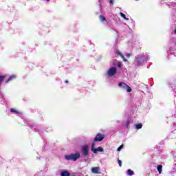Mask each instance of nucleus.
I'll list each match as a JSON object with an SVG mask.
<instances>
[{
  "mask_svg": "<svg viewBox=\"0 0 176 176\" xmlns=\"http://www.w3.org/2000/svg\"><path fill=\"white\" fill-rule=\"evenodd\" d=\"M80 158V153H76L75 154H70L65 156V159L66 160H73L74 162H76L78 159Z\"/></svg>",
  "mask_w": 176,
  "mask_h": 176,
  "instance_id": "nucleus-1",
  "label": "nucleus"
},
{
  "mask_svg": "<svg viewBox=\"0 0 176 176\" xmlns=\"http://www.w3.org/2000/svg\"><path fill=\"white\" fill-rule=\"evenodd\" d=\"M118 86L119 87H122V89H124V90H126L127 93H131V91H133L131 87H130V86H129L125 82H119Z\"/></svg>",
  "mask_w": 176,
  "mask_h": 176,
  "instance_id": "nucleus-2",
  "label": "nucleus"
},
{
  "mask_svg": "<svg viewBox=\"0 0 176 176\" xmlns=\"http://www.w3.org/2000/svg\"><path fill=\"white\" fill-rule=\"evenodd\" d=\"M95 146L96 142H93L91 147V151L94 153H97V152H104V148L102 146L98 147L96 148H95Z\"/></svg>",
  "mask_w": 176,
  "mask_h": 176,
  "instance_id": "nucleus-3",
  "label": "nucleus"
},
{
  "mask_svg": "<svg viewBox=\"0 0 176 176\" xmlns=\"http://www.w3.org/2000/svg\"><path fill=\"white\" fill-rule=\"evenodd\" d=\"M89 146L87 144L83 145L81 147V152L84 157H87L89 156Z\"/></svg>",
  "mask_w": 176,
  "mask_h": 176,
  "instance_id": "nucleus-4",
  "label": "nucleus"
},
{
  "mask_svg": "<svg viewBox=\"0 0 176 176\" xmlns=\"http://www.w3.org/2000/svg\"><path fill=\"white\" fill-rule=\"evenodd\" d=\"M104 137L105 135H104V134L99 133L94 138V142H100L101 141H102V140H104Z\"/></svg>",
  "mask_w": 176,
  "mask_h": 176,
  "instance_id": "nucleus-5",
  "label": "nucleus"
},
{
  "mask_svg": "<svg viewBox=\"0 0 176 176\" xmlns=\"http://www.w3.org/2000/svg\"><path fill=\"white\" fill-rule=\"evenodd\" d=\"M118 71V69L115 67H111L108 71H107V75L108 76H113L115 74H116V72Z\"/></svg>",
  "mask_w": 176,
  "mask_h": 176,
  "instance_id": "nucleus-6",
  "label": "nucleus"
},
{
  "mask_svg": "<svg viewBox=\"0 0 176 176\" xmlns=\"http://www.w3.org/2000/svg\"><path fill=\"white\" fill-rule=\"evenodd\" d=\"M91 173H93V174H100L101 173V172H100V167H98V166L92 167Z\"/></svg>",
  "mask_w": 176,
  "mask_h": 176,
  "instance_id": "nucleus-7",
  "label": "nucleus"
},
{
  "mask_svg": "<svg viewBox=\"0 0 176 176\" xmlns=\"http://www.w3.org/2000/svg\"><path fill=\"white\" fill-rule=\"evenodd\" d=\"M135 63L138 64V65H141L142 64V58L140 56H135Z\"/></svg>",
  "mask_w": 176,
  "mask_h": 176,
  "instance_id": "nucleus-8",
  "label": "nucleus"
},
{
  "mask_svg": "<svg viewBox=\"0 0 176 176\" xmlns=\"http://www.w3.org/2000/svg\"><path fill=\"white\" fill-rule=\"evenodd\" d=\"M71 173L68 172L67 170H63L60 173V176H70Z\"/></svg>",
  "mask_w": 176,
  "mask_h": 176,
  "instance_id": "nucleus-9",
  "label": "nucleus"
},
{
  "mask_svg": "<svg viewBox=\"0 0 176 176\" xmlns=\"http://www.w3.org/2000/svg\"><path fill=\"white\" fill-rule=\"evenodd\" d=\"M10 112H12L14 113H16L17 115H20L21 113V111H17V110H16L15 109H13V108L10 109Z\"/></svg>",
  "mask_w": 176,
  "mask_h": 176,
  "instance_id": "nucleus-10",
  "label": "nucleus"
},
{
  "mask_svg": "<svg viewBox=\"0 0 176 176\" xmlns=\"http://www.w3.org/2000/svg\"><path fill=\"white\" fill-rule=\"evenodd\" d=\"M157 170L159 174H162V170H163V166L162 165H158L157 166Z\"/></svg>",
  "mask_w": 176,
  "mask_h": 176,
  "instance_id": "nucleus-11",
  "label": "nucleus"
},
{
  "mask_svg": "<svg viewBox=\"0 0 176 176\" xmlns=\"http://www.w3.org/2000/svg\"><path fill=\"white\" fill-rule=\"evenodd\" d=\"M13 79H16V76H10L9 78L6 82V83H9L10 82V80H13Z\"/></svg>",
  "mask_w": 176,
  "mask_h": 176,
  "instance_id": "nucleus-12",
  "label": "nucleus"
},
{
  "mask_svg": "<svg viewBox=\"0 0 176 176\" xmlns=\"http://www.w3.org/2000/svg\"><path fill=\"white\" fill-rule=\"evenodd\" d=\"M135 129L137 130H140V129H142V123H140L135 125Z\"/></svg>",
  "mask_w": 176,
  "mask_h": 176,
  "instance_id": "nucleus-13",
  "label": "nucleus"
},
{
  "mask_svg": "<svg viewBox=\"0 0 176 176\" xmlns=\"http://www.w3.org/2000/svg\"><path fill=\"white\" fill-rule=\"evenodd\" d=\"M128 175H134V171L131 170V169H128L127 170Z\"/></svg>",
  "mask_w": 176,
  "mask_h": 176,
  "instance_id": "nucleus-14",
  "label": "nucleus"
},
{
  "mask_svg": "<svg viewBox=\"0 0 176 176\" xmlns=\"http://www.w3.org/2000/svg\"><path fill=\"white\" fill-rule=\"evenodd\" d=\"M99 19H100V21H107V19L102 15H100Z\"/></svg>",
  "mask_w": 176,
  "mask_h": 176,
  "instance_id": "nucleus-15",
  "label": "nucleus"
},
{
  "mask_svg": "<svg viewBox=\"0 0 176 176\" xmlns=\"http://www.w3.org/2000/svg\"><path fill=\"white\" fill-rule=\"evenodd\" d=\"M5 78H6V76H0V86L2 85V82H3V79H5Z\"/></svg>",
  "mask_w": 176,
  "mask_h": 176,
  "instance_id": "nucleus-16",
  "label": "nucleus"
},
{
  "mask_svg": "<svg viewBox=\"0 0 176 176\" xmlns=\"http://www.w3.org/2000/svg\"><path fill=\"white\" fill-rule=\"evenodd\" d=\"M116 54H118V56H120V57H122V58H124V56H123V54H122V52H120V51H117Z\"/></svg>",
  "mask_w": 176,
  "mask_h": 176,
  "instance_id": "nucleus-17",
  "label": "nucleus"
},
{
  "mask_svg": "<svg viewBox=\"0 0 176 176\" xmlns=\"http://www.w3.org/2000/svg\"><path fill=\"white\" fill-rule=\"evenodd\" d=\"M120 16L125 20H129V18L126 17V14H123L122 12H120Z\"/></svg>",
  "mask_w": 176,
  "mask_h": 176,
  "instance_id": "nucleus-18",
  "label": "nucleus"
},
{
  "mask_svg": "<svg viewBox=\"0 0 176 176\" xmlns=\"http://www.w3.org/2000/svg\"><path fill=\"white\" fill-rule=\"evenodd\" d=\"M122 149H123V144H122L121 146H120L117 148V151L119 152V151H122Z\"/></svg>",
  "mask_w": 176,
  "mask_h": 176,
  "instance_id": "nucleus-19",
  "label": "nucleus"
},
{
  "mask_svg": "<svg viewBox=\"0 0 176 176\" xmlns=\"http://www.w3.org/2000/svg\"><path fill=\"white\" fill-rule=\"evenodd\" d=\"M126 127H129V126H130V120H126Z\"/></svg>",
  "mask_w": 176,
  "mask_h": 176,
  "instance_id": "nucleus-20",
  "label": "nucleus"
},
{
  "mask_svg": "<svg viewBox=\"0 0 176 176\" xmlns=\"http://www.w3.org/2000/svg\"><path fill=\"white\" fill-rule=\"evenodd\" d=\"M118 163L120 167H122V160H118Z\"/></svg>",
  "mask_w": 176,
  "mask_h": 176,
  "instance_id": "nucleus-21",
  "label": "nucleus"
},
{
  "mask_svg": "<svg viewBox=\"0 0 176 176\" xmlns=\"http://www.w3.org/2000/svg\"><path fill=\"white\" fill-rule=\"evenodd\" d=\"M117 67H118V68H122V63L120 62H119L118 64H117Z\"/></svg>",
  "mask_w": 176,
  "mask_h": 176,
  "instance_id": "nucleus-22",
  "label": "nucleus"
},
{
  "mask_svg": "<svg viewBox=\"0 0 176 176\" xmlns=\"http://www.w3.org/2000/svg\"><path fill=\"white\" fill-rule=\"evenodd\" d=\"M109 3H110L111 5H113V0H110V1H109Z\"/></svg>",
  "mask_w": 176,
  "mask_h": 176,
  "instance_id": "nucleus-23",
  "label": "nucleus"
},
{
  "mask_svg": "<svg viewBox=\"0 0 176 176\" xmlns=\"http://www.w3.org/2000/svg\"><path fill=\"white\" fill-rule=\"evenodd\" d=\"M131 54H126V57H131Z\"/></svg>",
  "mask_w": 176,
  "mask_h": 176,
  "instance_id": "nucleus-24",
  "label": "nucleus"
},
{
  "mask_svg": "<svg viewBox=\"0 0 176 176\" xmlns=\"http://www.w3.org/2000/svg\"><path fill=\"white\" fill-rule=\"evenodd\" d=\"M122 58H123V60H124V61H125V62L127 61V59H126L124 57Z\"/></svg>",
  "mask_w": 176,
  "mask_h": 176,
  "instance_id": "nucleus-25",
  "label": "nucleus"
},
{
  "mask_svg": "<svg viewBox=\"0 0 176 176\" xmlns=\"http://www.w3.org/2000/svg\"><path fill=\"white\" fill-rule=\"evenodd\" d=\"M65 83H68V80H65Z\"/></svg>",
  "mask_w": 176,
  "mask_h": 176,
  "instance_id": "nucleus-26",
  "label": "nucleus"
}]
</instances>
